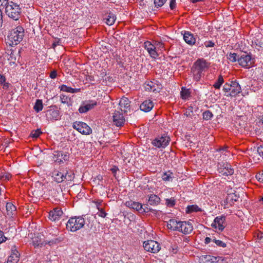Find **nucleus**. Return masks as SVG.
<instances>
[{"mask_svg":"<svg viewBox=\"0 0 263 263\" xmlns=\"http://www.w3.org/2000/svg\"><path fill=\"white\" fill-rule=\"evenodd\" d=\"M223 83L224 80L223 77L221 75H219L218 76L217 80L216 81L214 84L213 85V87L216 89H220L221 85Z\"/></svg>","mask_w":263,"mask_h":263,"instance_id":"f704fd0d","label":"nucleus"},{"mask_svg":"<svg viewBox=\"0 0 263 263\" xmlns=\"http://www.w3.org/2000/svg\"><path fill=\"white\" fill-rule=\"evenodd\" d=\"M154 107V103L151 100H146L140 105V108L144 112H148Z\"/></svg>","mask_w":263,"mask_h":263,"instance_id":"4be33fe9","label":"nucleus"},{"mask_svg":"<svg viewBox=\"0 0 263 263\" xmlns=\"http://www.w3.org/2000/svg\"><path fill=\"white\" fill-rule=\"evenodd\" d=\"M213 241L216 244V245L220 247L225 248L226 247V243L221 240L213 239Z\"/></svg>","mask_w":263,"mask_h":263,"instance_id":"c03bdc74","label":"nucleus"},{"mask_svg":"<svg viewBox=\"0 0 263 263\" xmlns=\"http://www.w3.org/2000/svg\"><path fill=\"white\" fill-rule=\"evenodd\" d=\"M170 141V137L164 135L155 138L152 142V144L158 148L165 147L168 144Z\"/></svg>","mask_w":263,"mask_h":263,"instance_id":"9b49d317","label":"nucleus"},{"mask_svg":"<svg viewBox=\"0 0 263 263\" xmlns=\"http://www.w3.org/2000/svg\"><path fill=\"white\" fill-rule=\"evenodd\" d=\"M217 167L218 173L222 176H231L234 174V169L227 162L218 163Z\"/></svg>","mask_w":263,"mask_h":263,"instance_id":"6e6552de","label":"nucleus"},{"mask_svg":"<svg viewBox=\"0 0 263 263\" xmlns=\"http://www.w3.org/2000/svg\"><path fill=\"white\" fill-rule=\"evenodd\" d=\"M43 105L42 100L40 99H37L33 107L34 110L36 112H39L43 109Z\"/></svg>","mask_w":263,"mask_h":263,"instance_id":"473e14b6","label":"nucleus"},{"mask_svg":"<svg viewBox=\"0 0 263 263\" xmlns=\"http://www.w3.org/2000/svg\"><path fill=\"white\" fill-rule=\"evenodd\" d=\"M46 117L48 120L57 121L61 118L59 110L55 106H51L46 111Z\"/></svg>","mask_w":263,"mask_h":263,"instance_id":"9d476101","label":"nucleus"},{"mask_svg":"<svg viewBox=\"0 0 263 263\" xmlns=\"http://www.w3.org/2000/svg\"><path fill=\"white\" fill-rule=\"evenodd\" d=\"M148 201L151 205H157L160 202V198L156 195L150 194L148 195Z\"/></svg>","mask_w":263,"mask_h":263,"instance_id":"bb28decb","label":"nucleus"},{"mask_svg":"<svg viewBox=\"0 0 263 263\" xmlns=\"http://www.w3.org/2000/svg\"><path fill=\"white\" fill-rule=\"evenodd\" d=\"M7 238L4 236V232L0 231V244L6 240Z\"/></svg>","mask_w":263,"mask_h":263,"instance_id":"3c124183","label":"nucleus"},{"mask_svg":"<svg viewBox=\"0 0 263 263\" xmlns=\"http://www.w3.org/2000/svg\"><path fill=\"white\" fill-rule=\"evenodd\" d=\"M60 98H61V102L62 103H64L65 104V103H67V97H66L65 96L61 95L60 96Z\"/></svg>","mask_w":263,"mask_h":263,"instance_id":"680f3d73","label":"nucleus"},{"mask_svg":"<svg viewBox=\"0 0 263 263\" xmlns=\"http://www.w3.org/2000/svg\"><path fill=\"white\" fill-rule=\"evenodd\" d=\"M110 171L112 173L114 174V176L116 177V174L117 171H119V170L117 166H114L112 168H110Z\"/></svg>","mask_w":263,"mask_h":263,"instance_id":"5fc2aeb1","label":"nucleus"},{"mask_svg":"<svg viewBox=\"0 0 263 263\" xmlns=\"http://www.w3.org/2000/svg\"><path fill=\"white\" fill-rule=\"evenodd\" d=\"M85 222V219L83 216L71 217L67 222L66 228L68 231L75 232L84 227Z\"/></svg>","mask_w":263,"mask_h":263,"instance_id":"39448f33","label":"nucleus"},{"mask_svg":"<svg viewBox=\"0 0 263 263\" xmlns=\"http://www.w3.org/2000/svg\"><path fill=\"white\" fill-rule=\"evenodd\" d=\"M165 204L168 207H173L176 204V200L174 197L166 199Z\"/></svg>","mask_w":263,"mask_h":263,"instance_id":"58836bf2","label":"nucleus"},{"mask_svg":"<svg viewBox=\"0 0 263 263\" xmlns=\"http://www.w3.org/2000/svg\"><path fill=\"white\" fill-rule=\"evenodd\" d=\"M112 121L117 127H121L124 125L125 119L120 111L116 110L112 116Z\"/></svg>","mask_w":263,"mask_h":263,"instance_id":"ddd939ff","label":"nucleus"},{"mask_svg":"<svg viewBox=\"0 0 263 263\" xmlns=\"http://www.w3.org/2000/svg\"><path fill=\"white\" fill-rule=\"evenodd\" d=\"M180 95L181 98L183 100H185L191 96V92L189 89L182 87Z\"/></svg>","mask_w":263,"mask_h":263,"instance_id":"72a5a7b5","label":"nucleus"},{"mask_svg":"<svg viewBox=\"0 0 263 263\" xmlns=\"http://www.w3.org/2000/svg\"><path fill=\"white\" fill-rule=\"evenodd\" d=\"M210 66V63L203 58L198 59L193 64L191 68V72L193 74L194 79L196 81H199L204 72L206 71Z\"/></svg>","mask_w":263,"mask_h":263,"instance_id":"f257e3e1","label":"nucleus"},{"mask_svg":"<svg viewBox=\"0 0 263 263\" xmlns=\"http://www.w3.org/2000/svg\"><path fill=\"white\" fill-rule=\"evenodd\" d=\"M52 177L54 181L58 183L65 181L67 184H70L74 178V174L73 171L64 168H60L59 170H54L52 172Z\"/></svg>","mask_w":263,"mask_h":263,"instance_id":"f03ea898","label":"nucleus"},{"mask_svg":"<svg viewBox=\"0 0 263 263\" xmlns=\"http://www.w3.org/2000/svg\"><path fill=\"white\" fill-rule=\"evenodd\" d=\"M172 173L168 172V173H164L162 175V179L164 181H170L172 178Z\"/></svg>","mask_w":263,"mask_h":263,"instance_id":"79ce46f5","label":"nucleus"},{"mask_svg":"<svg viewBox=\"0 0 263 263\" xmlns=\"http://www.w3.org/2000/svg\"><path fill=\"white\" fill-rule=\"evenodd\" d=\"M228 58L231 62H235L237 61V59L238 58V55H237V54L236 53H230Z\"/></svg>","mask_w":263,"mask_h":263,"instance_id":"a19ab883","label":"nucleus"},{"mask_svg":"<svg viewBox=\"0 0 263 263\" xmlns=\"http://www.w3.org/2000/svg\"><path fill=\"white\" fill-rule=\"evenodd\" d=\"M226 217L224 216L216 217L211 226L215 229L222 231L225 228L224 225Z\"/></svg>","mask_w":263,"mask_h":263,"instance_id":"2eb2a0df","label":"nucleus"},{"mask_svg":"<svg viewBox=\"0 0 263 263\" xmlns=\"http://www.w3.org/2000/svg\"><path fill=\"white\" fill-rule=\"evenodd\" d=\"M211 238L210 237H206L205 239L204 243L205 244H208L209 243H210L211 242Z\"/></svg>","mask_w":263,"mask_h":263,"instance_id":"774afa93","label":"nucleus"},{"mask_svg":"<svg viewBox=\"0 0 263 263\" xmlns=\"http://www.w3.org/2000/svg\"><path fill=\"white\" fill-rule=\"evenodd\" d=\"M142 209H141L142 210H141L140 213H146L149 212H151L153 214L157 215L160 212L159 211H157L156 210L149 208L148 204L142 205Z\"/></svg>","mask_w":263,"mask_h":263,"instance_id":"c756f323","label":"nucleus"},{"mask_svg":"<svg viewBox=\"0 0 263 263\" xmlns=\"http://www.w3.org/2000/svg\"><path fill=\"white\" fill-rule=\"evenodd\" d=\"M237 61L240 66L245 68L249 69L253 66L254 61L250 53L243 52L238 54Z\"/></svg>","mask_w":263,"mask_h":263,"instance_id":"423d86ee","label":"nucleus"},{"mask_svg":"<svg viewBox=\"0 0 263 263\" xmlns=\"http://www.w3.org/2000/svg\"><path fill=\"white\" fill-rule=\"evenodd\" d=\"M6 214L10 218L16 214V208L11 202H7L6 205Z\"/></svg>","mask_w":263,"mask_h":263,"instance_id":"412c9836","label":"nucleus"},{"mask_svg":"<svg viewBox=\"0 0 263 263\" xmlns=\"http://www.w3.org/2000/svg\"><path fill=\"white\" fill-rule=\"evenodd\" d=\"M53 155V158H55L54 162L59 164L63 163L64 160H67L69 158L68 156L62 151H54Z\"/></svg>","mask_w":263,"mask_h":263,"instance_id":"f3484780","label":"nucleus"},{"mask_svg":"<svg viewBox=\"0 0 263 263\" xmlns=\"http://www.w3.org/2000/svg\"><path fill=\"white\" fill-rule=\"evenodd\" d=\"M155 47H156V49L162 51L165 50L164 48V44L162 42H156L155 43Z\"/></svg>","mask_w":263,"mask_h":263,"instance_id":"37998d69","label":"nucleus"},{"mask_svg":"<svg viewBox=\"0 0 263 263\" xmlns=\"http://www.w3.org/2000/svg\"><path fill=\"white\" fill-rule=\"evenodd\" d=\"M211 260V263H219V258H218L217 257H213Z\"/></svg>","mask_w":263,"mask_h":263,"instance_id":"0e129e2a","label":"nucleus"},{"mask_svg":"<svg viewBox=\"0 0 263 263\" xmlns=\"http://www.w3.org/2000/svg\"><path fill=\"white\" fill-rule=\"evenodd\" d=\"M5 13L8 16L14 20H18L22 14V9L19 5L12 1L6 2L4 5Z\"/></svg>","mask_w":263,"mask_h":263,"instance_id":"20e7f679","label":"nucleus"},{"mask_svg":"<svg viewBox=\"0 0 263 263\" xmlns=\"http://www.w3.org/2000/svg\"><path fill=\"white\" fill-rule=\"evenodd\" d=\"M144 47L152 58H156L158 56L155 44H152L149 41H146L144 42Z\"/></svg>","mask_w":263,"mask_h":263,"instance_id":"dca6fc26","label":"nucleus"},{"mask_svg":"<svg viewBox=\"0 0 263 263\" xmlns=\"http://www.w3.org/2000/svg\"><path fill=\"white\" fill-rule=\"evenodd\" d=\"M166 0H154V4L157 7L162 6L165 3Z\"/></svg>","mask_w":263,"mask_h":263,"instance_id":"49530a36","label":"nucleus"},{"mask_svg":"<svg viewBox=\"0 0 263 263\" xmlns=\"http://www.w3.org/2000/svg\"><path fill=\"white\" fill-rule=\"evenodd\" d=\"M231 82L229 84L228 83H226L223 87V90L226 93H229L231 88Z\"/></svg>","mask_w":263,"mask_h":263,"instance_id":"de8ad7c7","label":"nucleus"},{"mask_svg":"<svg viewBox=\"0 0 263 263\" xmlns=\"http://www.w3.org/2000/svg\"><path fill=\"white\" fill-rule=\"evenodd\" d=\"M184 115L187 117H192L194 115L193 111V107H192V106L189 107L185 110Z\"/></svg>","mask_w":263,"mask_h":263,"instance_id":"a18cd8bd","label":"nucleus"},{"mask_svg":"<svg viewBox=\"0 0 263 263\" xmlns=\"http://www.w3.org/2000/svg\"><path fill=\"white\" fill-rule=\"evenodd\" d=\"M204 45L206 47H214L215 44L212 41H209L205 42Z\"/></svg>","mask_w":263,"mask_h":263,"instance_id":"603ef678","label":"nucleus"},{"mask_svg":"<svg viewBox=\"0 0 263 263\" xmlns=\"http://www.w3.org/2000/svg\"><path fill=\"white\" fill-rule=\"evenodd\" d=\"M116 15L112 13H109L108 14L107 17L106 19V23L109 26L112 25V24H114V23L116 21Z\"/></svg>","mask_w":263,"mask_h":263,"instance_id":"2f4dec72","label":"nucleus"},{"mask_svg":"<svg viewBox=\"0 0 263 263\" xmlns=\"http://www.w3.org/2000/svg\"><path fill=\"white\" fill-rule=\"evenodd\" d=\"M176 0H171L170 3V7L171 9L173 10L175 8Z\"/></svg>","mask_w":263,"mask_h":263,"instance_id":"4d7b16f0","label":"nucleus"},{"mask_svg":"<svg viewBox=\"0 0 263 263\" xmlns=\"http://www.w3.org/2000/svg\"><path fill=\"white\" fill-rule=\"evenodd\" d=\"M119 105L121 107V111H124L125 112L127 111V109H128L129 106V101L127 98H122L120 101Z\"/></svg>","mask_w":263,"mask_h":263,"instance_id":"cd10ccee","label":"nucleus"},{"mask_svg":"<svg viewBox=\"0 0 263 263\" xmlns=\"http://www.w3.org/2000/svg\"><path fill=\"white\" fill-rule=\"evenodd\" d=\"M6 81V78L5 76L0 74V83L3 84Z\"/></svg>","mask_w":263,"mask_h":263,"instance_id":"69168bd1","label":"nucleus"},{"mask_svg":"<svg viewBox=\"0 0 263 263\" xmlns=\"http://www.w3.org/2000/svg\"><path fill=\"white\" fill-rule=\"evenodd\" d=\"M181 222H182V221H177V223L176 225V227L175 228L174 231L180 232V229L181 224Z\"/></svg>","mask_w":263,"mask_h":263,"instance_id":"13d9d810","label":"nucleus"},{"mask_svg":"<svg viewBox=\"0 0 263 263\" xmlns=\"http://www.w3.org/2000/svg\"><path fill=\"white\" fill-rule=\"evenodd\" d=\"M20 258V253L16 249H12V253L8 257L7 263H17Z\"/></svg>","mask_w":263,"mask_h":263,"instance_id":"5701e85b","label":"nucleus"},{"mask_svg":"<svg viewBox=\"0 0 263 263\" xmlns=\"http://www.w3.org/2000/svg\"><path fill=\"white\" fill-rule=\"evenodd\" d=\"M177 220L175 219H171L168 222L167 227L169 229L174 231L176 225L177 223Z\"/></svg>","mask_w":263,"mask_h":263,"instance_id":"c9c22d12","label":"nucleus"},{"mask_svg":"<svg viewBox=\"0 0 263 263\" xmlns=\"http://www.w3.org/2000/svg\"><path fill=\"white\" fill-rule=\"evenodd\" d=\"M60 90L63 91H65L67 92L70 93H76L80 91L81 89L80 88H72L70 87H68L66 85H62L59 87Z\"/></svg>","mask_w":263,"mask_h":263,"instance_id":"c85d7f7f","label":"nucleus"},{"mask_svg":"<svg viewBox=\"0 0 263 263\" xmlns=\"http://www.w3.org/2000/svg\"><path fill=\"white\" fill-rule=\"evenodd\" d=\"M201 211V208H199L196 204L188 205L186 209V213L187 214H190L193 212H200Z\"/></svg>","mask_w":263,"mask_h":263,"instance_id":"7c9ffc66","label":"nucleus"},{"mask_svg":"<svg viewBox=\"0 0 263 263\" xmlns=\"http://www.w3.org/2000/svg\"><path fill=\"white\" fill-rule=\"evenodd\" d=\"M180 232L184 234H190L193 230L192 223L190 221H183L181 222Z\"/></svg>","mask_w":263,"mask_h":263,"instance_id":"6ab92c4d","label":"nucleus"},{"mask_svg":"<svg viewBox=\"0 0 263 263\" xmlns=\"http://www.w3.org/2000/svg\"><path fill=\"white\" fill-rule=\"evenodd\" d=\"M183 39L185 42L190 45H192L196 43V39L193 34L189 31H185L183 35Z\"/></svg>","mask_w":263,"mask_h":263,"instance_id":"b1692460","label":"nucleus"},{"mask_svg":"<svg viewBox=\"0 0 263 263\" xmlns=\"http://www.w3.org/2000/svg\"><path fill=\"white\" fill-rule=\"evenodd\" d=\"M87 80L90 81H95V78L93 76L89 75L87 76Z\"/></svg>","mask_w":263,"mask_h":263,"instance_id":"338daca9","label":"nucleus"},{"mask_svg":"<svg viewBox=\"0 0 263 263\" xmlns=\"http://www.w3.org/2000/svg\"><path fill=\"white\" fill-rule=\"evenodd\" d=\"M2 8H0V29L1 28L3 24V13L2 11Z\"/></svg>","mask_w":263,"mask_h":263,"instance_id":"e2e57ef3","label":"nucleus"},{"mask_svg":"<svg viewBox=\"0 0 263 263\" xmlns=\"http://www.w3.org/2000/svg\"><path fill=\"white\" fill-rule=\"evenodd\" d=\"M241 92V88L239 83L236 81H231V85L230 91L226 93L227 97H235L238 94Z\"/></svg>","mask_w":263,"mask_h":263,"instance_id":"4468645a","label":"nucleus"},{"mask_svg":"<svg viewBox=\"0 0 263 263\" xmlns=\"http://www.w3.org/2000/svg\"><path fill=\"white\" fill-rule=\"evenodd\" d=\"M72 127L83 135H89L92 132L91 128L83 122L76 121L73 122Z\"/></svg>","mask_w":263,"mask_h":263,"instance_id":"1a4fd4ad","label":"nucleus"},{"mask_svg":"<svg viewBox=\"0 0 263 263\" xmlns=\"http://www.w3.org/2000/svg\"><path fill=\"white\" fill-rule=\"evenodd\" d=\"M256 178L260 182L263 183V170L256 174Z\"/></svg>","mask_w":263,"mask_h":263,"instance_id":"09e8293b","label":"nucleus"},{"mask_svg":"<svg viewBox=\"0 0 263 263\" xmlns=\"http://www.w3.org/2000/svg\"><path fill=\"white\" fill-rule=\"evenodd\" d=\"M145 89L149 91L154 92H159L161 90L162 86V85L156 80H153L151 81H148L145 83Z\"/></svg>","mask_w":263,"mask_h":263,"instance_id":"f8f14e48","label":"nucleus"},{"mask_svg":"<svg viewBox=\"0 0 263 263\" xmlns=\"http://www.w3.org/2000/svg\"><path fill=\"white\" fill-rule=\"evenodd\" d=\"M59 241H60V240L58 238H53L52 240H50L49 241H48V243L49 245H52L54 243H57L59 242Z\"/></svg>","mask_w":263,"mask_h":263,"instance_id":"bf43d9fd","label":"nucleus"},{"mask_svg":"<svg viewBox=\"0 0 263 263\" xmlns=\"http://www.w3.org/2000/svg\"><path fill=\"white\" fill-rule=\"evenodd\" d=\"M202 117H203V120H211L213 118V115L211 111H210L209 110H208L203 112Z\"/></svg>","mask_w":263,"mask_h":263,"instance_id":"e433bc0d","label":"nucleus"},{"mask_svg":"<svg viewBox=\"0 0 263 263\" xmlns=\"http://www.w3.org/2000/svg\"><path fill=\"white\" fill-rule=\"evenodd\" d=\"M99 212L97 213V214L101 217L104 218L107 215V213L104 211L102 208H100L98 210Z\"/></svg>","mask_w":263,"mask_h":263,"instance_id":"8fccbe9b","label":"nucleus"},{"mask_svg":"<svg viewBox=\"0 0 263 263\" xmlns=\"http://www.w3.org/2000/svg\"><path fill=\"white\" fill-rule=\"evenodd\" d=\"M144 250L152 253H157L161 249L160 245L156 241L148 240L143 242Z\"/></svg>","mask_w":263,"mask_h":263,"instance_id":"0eeeda50","label":"nucleus"},{"mask_svg":"<svg viewBox=\"0 0 263 263\" xmlns=\"http://www.w3.org/2000/svg\"><path fill=\"white\" fill-rule=\"evenodd\" d=\"M57 76V72L56 70H53L50 72V77L53 79H55Z\"/></svg>","mask_w":263,"mask_h":263,"instance_id":"052dcab7","label":"nucleus"},{"mask_svg":"<svg viewBox=\"0 0 263 263\" xmlns=\"http://www.w3.org/2000/svg\"><path fill=\"white\" fill-rule=\"evenodd\" d=\"M12 175L8 172L1 173L0 178L3 181H8L10 179Z\"/></svg>","mask_w":263,"mask_h":263,"instance_id":"4c0bfd02","label":"nucleus"},{"mask_svg":"<svg viewBox=\"0 0 263 263\" xmlns=\"http://www.w3.org/2000/svg\"><path fill=\"white\" fill-rule=\"evenodd\" d=\"M178 246L176 245H174L171 246V251L173 253L176 254L178 251Z\"/></svg>","mask_w":263,"mask_h":263,"instance_id":"864d4df0","label":"nucleus"},{"mask_svg":"<svg viewBox=\"0 0 263 263\" xmlns=\"http://www.w3.org/2000/svg\"><path fill=\"white\" fill-rule=\"evenodd\" d=\"M63 214L61 208L57 207L51 211L49 213V218L52 221H56L60 219Z\"/></svg>","mask_w":263,"mask_h":263,"instance_id":"a211bd4d","label":"nucleus"},{"mask_svg":"<svg viewBox=\"0 0 263 263\" xmlns=\"http://www.w3.org/2000/svg\"><path fill=\"white\" fill-rule=\"evenodd\" d=\"M24 36V28L21 26H18L10 31L7 36L8 43L10 46L16 45L22 41Z\"/></svg>","mask_w":263,"mask_h":263,"instance_id":"7ed1b4c3","label":"nucleus"},{"mask_svg":"<svg viewBox=\"0 0 263 263\" xmlns=\"http://www.w3.org/2000/svg\"><path fill=\"white\" fill-rule=\"evenodd\" d=\"M42 134L40 129H37L36 130H32L30 134V136L34 138H38L41 134Z\"/></svg>","mask_w":263,"mask_h":263,"instance_id":"ea45409f","label":"nucleus"},{"mask_svg":"<svg viewBox=\"0 0 263 263\" xmlns=\"http://www.w3.org/2000/svg\"><path fill=\"white\" fill-rule=\"evenodd\" d=\"M97 105V103L96 101L92 100L89 101V103L81 106L79 108V111L81 114L86 113L94 108Z\"/></svg>","mask_w":263,"mask_h":263,"instance_id":"aec40b11","label":"nucleus"},{"mask_svg":"<svg viewBox=\"0 0 263 263\" xmlns=\"http://www.w3.org/2000/svg\"><path fill=\"white\" fill-rule=\"evenodd\" d=\"M125 205L130 208L136 210L139 213H140L141 210H142L141 209H142L141 203L138 202L128 201L126 202Z\"/></svg>","mask_w":263,"mask_h":263,"instance_id":"393cba45","label":"nucleus"},{"mask_svg":"<svg viewBox=\"0 0 263 263\" xmlns=\"http://www.w3.org/2000/svg\"><path fill=\"white\" fill-rule=\"evenodd\" d=\"M239 196H237L235 194H228L225 199V202L227 204L232 205L235 202L238 200Z\"/></svg>","mask_w":263,"mask_h":263,"instance_id":"a878e982","label":"nucleus"},{"mask_svg":"<svg viewBox=\"0 0 263 263\" xmlns=\"http://www.w3.org/2000/svg\"><path fill=\"white\" fill-rule=\"evenodd\" d=\"M257 152L259 155L263 158V146L260 145L257 148Z\"/></svg>","mask_w":263,"mask_h":263,"instance_id":"6e6d98bb","label":"nucleus"}]
</instances>
